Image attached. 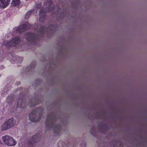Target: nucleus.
<instances>
[{"mask_svg":"<svg viewBox=\"0 0 147 147\" xmlns=\"http://www.w3.org/2000/svg\"><path fill=\"white\" fill-rule=\"evenodd\" d=\"M57 120V118L56 116L53 113H51L47 117L45 125L47 129L49 130L51 128L53 129L55 134L59 136L61 127L59 124L55 125V123Z\"/></svg>","mask_w":147,"mask_h":147,"instance_id":"f257e3e1","label":"nucleus"},{"mask_svg":"<svg viewBox=\"0 0 147 147\" xmlns=\"http://www.w3.org/2000/svg\"><path fill=\"white\" fill-rule=\"evenodd\" d=\"M46 9L44 10L43 9H40L39 11V20L41 22H43L45 20L46 12H49L53 11L54 9V5L51 1L45 2L44 3V6H47Z\"/></svg>","mask_w":147,"mask_h":147,"instance_id":"f03ea898","label":"nucleus"},{"mask_svg":"<svg viewBox=\"0 0 147 147\" xmlns=\"http://www.w3.org/2000/svg\"><path fill=\"white\" fill-rule=\"evenodd\" d=\"M42 112V109L37 108L29 114V117L31 121L33 122L38 121L41 119Z\"/></svg>","mask_w":147,"mask_h":147,"instance_id":"7ed1b4c3","label":"nucleus"},{"mask_svg":"<svg viewBox=\"0 0 147 147\" xmlns=\"http://www.w3.org/2000/svg\"><path fill=\"white\" fill-rule=\"evenodd\" d=\"M26 40L30 44H34L40 39L39 36L35 34L29 32L27 33L24 36Z\"/></svg>","mask_w":147,"mask_h":147,"instance_id":"20e7f679","label":"nucleus"},{"mask_svg":"<svg viewBox=\"0 0 147 147\" xmlns=\"http://www.w3.org/2000/svg\"><path fill=\"white\" fill-rule=\"evenodd\" d=\"M54 26L53 25H51L47 27H46L44 26H41L39 29L38 32L40 35V37H42L45 35V32H53Z\"/></svg>","mask_w":147,"mask_h":147,"instance_id":"39448f33","label":"nucleus"},{"mask_svg":"<svg viewBox=\"0 0 147 147\" xmlns=\"http://www.w3.org/2000/svg\"><path fill=\"white\" fill-rule=\"evenodd\" d=\"M41 137L39 134H36L32 136L29 141L28 144L29 147H34L35 143L39 141Z\"/></svg>","mask_w":147,"mask_h":147,"instance_id":"423d86ee","label":"nucleus"},{"mask_svg":"<svg viewBox=\"0 0 147 147\" xmlns=\"http://www.w3.org/2000/svg\"><path fill=\"white\" fill-rule=\"evenodd\" d=\"M20 40L19 37H16L10 41V47H14L16 48H19L21 46L19 45Z\"/></svg>","mask_w":147,"mask_h":147,"instance_id":"0eeeda50","label":"nucleus"},{"mask_svg":"<svg viewBox=\"0 0 147 147\" xmlns=\"http://www.w3.org/2000/svg\"><path fill=\"white\" fill-rule=\"evenodd\" d=\"M30 27V26L28 24H23L21 26H20L18 27L15 28L16 32L19 34H21L23 32L29 29Z\"/></svg>","mask_w":147,"mask_h":147,"instance_id":"6e6552de","label":"nucleus"},{"mask_svg":"<svg viewBox=\"0 0 147 147\" xmlns=\"http://www.w3.org/2000/svg\"><path fill=\"white\" fill-rule=\"evenodd\" d=\"M17 108L20 107L22 109H24L26 107V101L24 97L22 98H19L17 104Z\"/></svg>","mask_w":147,"mask_h":147,"instance_id":"1a4fd4ad","label":"nucleus"},{"mask_svg":"<svg viewBox=\"0 0 147 147\" xmlns=\"http://www.w3.org/2000/svg\"><path fill=\"white\" fill-rule=\"evenodd\" d=\"M9 0H1L0 1V8H3L6 7L8 5Z\"/></svg>","mask_w":147,"mask_h":147,"instance_id":"9d476101","label":"nucleus"},{"mask_svg":"<svg viewBox=\"0 0 147 147\" xmlns=\"http://www.w3.org/2000/svg\"><path fill=\"white\" fill-rule=\"evenodd\" d=\"M13 59V61L11 60L10 61L11 63H13V62L14 61V63H21L22 61V58L18 56H13L12 57Z\"/></svg>","mask_w":147,"mask_h":147,"instance_id":"9b49d317","label":"nucleus"},{"mask_svg":"<svg viewBox=\"0 0 147 147\" xmlns=\"http://www.w3.org/2000/svg\"><path fill=\"white\" fill-rule=\"evenodd\" d=\"M36 64V62L35 61L32 62L29 66H28L26 69L27 71H31L34 69L35 67Z\"/></svg>","mask_w":147,"mask_h":147,"instance_id":"f8f14e48","label":"nucleus"},{"mask_svg":"<svg viewBox=\"0 0 147 147\" xmlns=\"http://www.w3.org/2000/svg\"><path fill=\"white\" fill-rule=\"evenodd\" d=\"M3 141L5 144L8 145H9V136H5L2 137Z\"/></svg>","mask_w":147,"mask_h":147,"instance_id":"ddd939ff","label":"nucleus"},{"mask_svg":"<svg viewBox=\"0 0 147 147\" xmlns=\"http://www.w3.org/2000/svg\"><path fill=\"white\" fill-rule=\"evenodd\" d=\"M9 125V120H8L6 121L4 124L2 125L1 127L2 130H5L8 129V127Z\"/></svg>","mask_w":147,"mask_h":147,"instance_id":"4468645a","label":"nucleus"},{"mask_svg":"<svg viewBox=\"0 0 147 147\" xmlns=\"http://www.w3.org/2000/svg\"><path fill=\"white\" fill-rule=\"evenodd\" d=\"M20 1L19 0H13L11 3V5L12 7L18 6Z\"/></svg>","mask_w":147,"mask_h":147,"instance_id":"2eb2a0df","label":"nucleus"},{"mask_svg":"<svg viewBox=\"0 0 147 147\" xmlns=\"http://www.w3.org/2000/svg\"><path fill=\"white\" fill-rule=\"evenodd\" d=\"M16 144V142L13 138L10 137V146H14Z\"/></svg>","mask_w":147,"mask_h":147,"instance_id":"dca6fc26","label":"nucleus"},{"mask_svg":"<svg viewBox=\"0 0 147 147\" xmlns=\"http://www.w3.org/2000/svg\"><path fill=\"white\" fill-rule=\"evenodd\" d=\"M15 124V121L13 118H10V128L14 126Z\"/></svg>","mask_w":147,"mask_h":147,"instance_id":"f3484780","label":"nucleus"},{"mask_svg":"<svg viewBox=\"0 0 147 147\" xmlns=\"http://www.w3.org/2000/svg\"><path fill=\"white\" fill-rule=\"evenodd\" d=\"M38 103L36 102L32 103L31 101H30L28 105L30 107H32L37 105Z\"/></svg>","mask_w":147,"mask_h":147,"instance_id":"a211bd4d","label":"nucleus"},{"mask_svg":"<svg viewBox=\"0 0 147 147\" xmlns=\"http://www.w3.org/2000/svg\"><path fill=\"white\" fill-rule=\"evenodd\" d=\"M32 13V10H30L28 11V12H27V13L26 14V15L25 16V18H28L29 16H30L31 15Z\"/></svg>","mask_w":147,"mask_h":147,"instance_id":"6ab92c4d","label":"nucleus"},{"mask_svg":"<svg viewBox=\"0 0 147 147\" xmlns=\"http://www.w3.org/2000/svg\"><path fill=\"white\" fill-rule=\"evenodd\" d=\"M3 91L7 93L9 91V88L7 87H5L4 88Z\"/></svg>","mask_w":147,"mask_h":147,"instance_id":"aec40b11","label":"nucleus"},{"mask_svg":"<svg viewBox=\"0 0 147 147\" xmlns=\"http://www.w3.org/2000/svg\"><path fill=\"white\" fill-rule=\"evenodd\" d=\"M107 126H106V125H101V126H100L99 127V128L100 129H101V128H105L106 127H107Z\"/></svg>","mask_w":147,"mask_h":147,"instance_id":"412c9836","label":"nucleus"},{"mask_svg":"<svg viewBox=\"0 0 147 147\" xmlns=\"http://www.w3.org/2000/svg\"><path fill=\"white\" fill-rule=\"evenodd\" d=\"M61 143H62V146H63V142H62L61 141H59L58 144V147H60V144H61Z\"/></svg>","mask_w":147,"mask_h":147,"instance_id":"4be33fe9","label":"nucleus"},{"mask_svg":"<svg viewBox=\"0 0 147 147\" xmlns=\"http://www.w3.org/2000/svg\"><path fill=\"white\" fill-rule=\"evenodd\" d=\"M41 6V3H38L37 5V7L39 8Z\"/></svg>","mask_w":147,"mask_h":147,"instance_id":"5701e85b","label":"nucleus"},{"mask_svg":"<svg viewBox=\"0 0 147 147\" xmlns=\"http://www.w3.org/2000/svg\"><path fill=\"white\" fill-rule=\"evenodd\" d=\"M93 129V128H92L91 129V130H90V132L92 134V130Z\"/></svg>","mask_w":147,"mask_h":147,"instance_id":"b1692460","label":"nucleus"},{"mask_svg":"<svg viewBox=\"0 0 147 147\" xmlns=\"http://www.w3.org/2000/svg\"><path fill=\"white\" fill-rule=\"evenodd\" d=\"M112 142H115L116 141H115V140H113V141H112Z\"/></svg>","mask_w":147,"mask_h":147,"instance_id":"393cba45","label":"nucleus"},{"mask_svg":"<svg viewBox=\"0 0 147 147\" xmlns=\"http://www.w3.org/2000/svg\"><path fill=\"white\" fill-rule=\"evenodd\" d=\"M119 145H120V146H122V144L120 143L119 144Z\"/></svg>","mask_w":147,"mask_h":147,"instance_id":"a878e982","label":"nucleus"},{"mask_svg":"<svg viewBox=\"0 0 147 147\" xmlns=\"http://www.w3.org/2000/svg\"><path fill=\"white\" fill-rule=\"evenodd\" d=\"M6 45L7 47H8V44H7Z\"/></svg>","mask_w":147,"mask_h":147,"instance_id":"bb28decb","label":"nucleus"},{"mask_svg":"<svg viewBox=\"0 0 147 147\" xmlns=\"http://www.w3.org/2000/svg\"><path fill=\"white\" fill-rule=\"evenodd\" d=\"M101 132H102V133H103V132H104V131H101Z\"/></svg>","mask_w":147,"mask_h":147,"instance_id":"cd10ccee","label":"nucleus"},{"mask_svg":"<svg viewBox=\"0 0 147 147\" xmlns=\"http://www.w3.org/2000/svg\"><path fill=\"white\" fill-rule=\"evenodd\" d=\"M58 7V9H59V7Z\"/></svg>","mask_w":147,"mask_h":147,"instance_id":"c85d7f7f","label":"nucleus"},{"mask_svg":"<svg viewBox=\"0 0 147 147\" xmlns=\"http://www.w3.org/2000/svg\"><path fill=\"white\" fill-rule=\"evenodd\" d=\"M116 144H117V142H116Z\"/></svg>","mask_w":147,"mask_h":147,"instance_id":"c756f323","label":"nucleus"}]
</instances>
